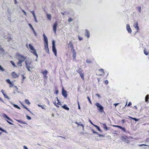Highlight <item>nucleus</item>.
I'll list each match as a JSON object with an SVG mask.
<instances>
[{
	"label": "nucleus",
	"mask_w": 149,
	"mask_h": 149,
	"mask_svg": "<svg viewBox=\"0 0 149 149\" xmlns=\"http://www.w3.org/2000/svg\"><path fill=\"white\" fill-rule=\"evenodd\" d=\"M19 56L20 57L19 58V60L17 63V65H19L20 66H22L21 63L22 62L24 61L27 58L26 56H24L23 55H20Z\"/></svg>",
	"instance_id": "f257e3e1"
},
{
	"label": "nucleus",
	"mask_w": 149,
	"mask_h": 149,
	"mask_svg": "<svg viewBox=\"0 0 149 149\" xmlns=\"http://www.w3.org/2000/svg\"><path fill=\"white\" fill-rule=\"evenodd\" d=\"M29 49L33 51V52H31L35 56H36L37 58H38V55L36 52V50L33 47V46H32L31 44H29Z\"/></svg>",
	"instance_id": "f03ea898"
},
{
	"label": "nucleus",
	"mask_w": 149,
	"mask_h": 149,
	"mask_svg": "<svg viewBox=\"0 0 149 149\" xmlns=\"http://www.w3.org/2000/svg\"><path fill=\"white\" fill-rule=\"evenodd\" d=\"M95 105L98 108L100 112L102 113L104 111V107L100 104L98 102H96Z\"/></svg>",
	"instance_id": "7ed1b4c3"
},
{
	"label": "nucleus",
	"mask_w": 149,
	"mask_h": 149,
	"mask_svg": "<svg viewBox=\"0 0 149 149\" xmlns=\"http://www.w3.org/2000/svg\"><path fill=\"white\" fill-rule=\"evenodd\" d=\"M121 139L124 142L127 143H130V141L127 139V137L126 136H122L121 137Z\"/></svg>",
	"instance_id": "20e7f679"
},
{
	"label": "nucleus",
	"mask_w": 149,
	"mask_h": 149,
	"mask_svg": "<svg viewBox=\"0 0 149 149\" xmlns=\"http://www.w3.org/2000/svg\"><path fill=\"white\" fill-rule=\"evenodd\" d=\"M62 94L63 96L65 98H67L68 96L67 91L65 90L63 88L62 90Z\"/></svg>",
	"instance_id": "39448f33"
},
{
	"label": "nucleus",
	"mask_w": 149,
	"mask_h": 149,
	"mask_svg": "<svg viewBox=\"0 0 149 149\" xmlns=\"http://www.w3.org/2000/svg\"><path fill=\"white\" fill-rule=\"evenodd\" d=\"M77 72L79 73L80 75V76L81 77V78L84 80V76L83 73L82 72V70L79 68L77 71Z\"/></svg>",
	"instance_id": "423d86ee"
},
{
	"label": "nucleus",
	"mask_w": 149,
	"mask_h": 149,
	"mask_svg": "<svg viewBox=\"0 0 149 149\" xmlns=\"http://www.w3.org/2000/svg\"><path fill=\"white\" fill-rule=\"evenodd\" d=\"M58 25V23L56 22L54 24L53 26V30L55 34L56 33V28Z\"/></svg>",
	"instance_id": "0eeeda50"
},
{
	"label": "nucleus",
	"mask_w": 149,
	"mask_h": 149,
	"mask_svg": "<svg viewBox=\"0 0 149 149\" xmlns=\"http://www.w3.org/2000/svg\"><path fill=\"white\" fill-rule=\"evenodd\" d=\"M72 57L73 58V59L75 60L76 59V52L75 50L74 49V48L73 47H72Z\"/></svg>",
	"instance_id": "6e6552de"
},
{
	"label": "nucleus",
	"mask_w": 149,
	"mask_h": 149,
	"mask_svg": "<svg viewBox=\"0 0 149 149\" xmlns=\"http://www.w3.org/2000/svg\"><path fill=\"white\" fill-rule=\"evenodd\" d=\"M2 116L3 118H5L7 120L11 121V122H13V121L9 117H8L6 114L5 113H3L2 114Z\"/></svg>",
	"instance_id": "1a4fd4ad"
},
{
	"label": "nucleus",
	"mask_w": 149,
	"mask_h": 149,
	"mask_svg": "<svg viewBox=\"0 0 149 149\" xmlns=\"http://www.w3.org/2000/svg\"><path fill=\"white\" fill-rule=\"evenodd\" d=\"M29 26L31 28V29L32 30V31H33V32L34 34V36H37V34L36 33V32L34 28H33V27L32 26V25H31V24H29Z\"/></svg>",
	"instance_id": "9d476101"
},
{
	"label": "nucleus",
	"mask_w": 149,
	"mask_h": 149,
	"mask_svg": "<svg viewBox=\"0 0 149 149\" xmlns=\"http://www.w3.org/2000/svg\"><path fill=\"white\" fill-rule=\"evenodd\" d=\"M126 29L128 32L130 33H131L132 32V30L130 28V26L129 24L126 25Z\"/></svg>",
	"instance_id": "9b49d317"
},
{
	"label": "nucleus",
	"mask_w": 149,
	"mask_h": 149,
	"mask_svg": "<svg viewBox=\"0 0 149 149\" xmlns=\"http://www.w3.org/2000/svg\"><path fill=\"white\" fill-rule=\"evenodd\" d=\"M52 50L55 56L57 55V51L56 48V47H52Z\"/></svg>",
	"instance_id": "f8f14e48"
},
{
	"label": "nucleus",
	"mask_w": 149,
	"mask_h": 149,
	"mask_svg": "<svg viewBox=\"0 0 149 149\" xmlns=\"http://www.w3.org/2000/svg\"><path fill=\"white\" fill-rule=\"evenodd\" d=\"M134 26L137 30H138L139 29V27L138 26V22H134Z\"/></svg>",
	"instance_id": "ddd939ff"
},
{
	"label": "nucleus",
	"mask_w": 149,
	"mask_h": 149,
	"mask_svg": "<svg viewBox=\"0 0 149 149\" xmlns=\"http://www.w3.org/2000/svg\"><path fill=\"white\" fill-rule=\"evenodd\" d=\"M85 31H86V32L85 33V36H87L88 38H89V37L90 35L89 32V31L87 29H86L85 30Z\"/></svg>",
	"instance_id": "4468645a"
},
{
	"label": "nucleus",
	"mask_w": 149,
	"mask_h": 149,
	"mask_svg": "<svg viewBox=\"0 0 149 149\" xmlns=\"http://www.w3.org/2000/svg\"><path fill=\"white\" fill-rule=\"evenodd\" d=\"M43 36L44 38V40L45 43L48 42L47 38L45 35V34H44L43 35Z\"/></svg>",
	"instance_id": "2eb2a0df"
},
{
	"label": "nucleus",
	"mask_w": 149,
	"mask_h": 149,
	"mask_svg": "<svg viewBox=\"0 0 149 149\" xmlns=\"http://www.w3.org/2000/svg\"><path fill=\"white\" fill-rule=\"evenodd\" d=\"M25 62L26 63V66H28V65H30L31 63V62L29 60H28V59H27L25 61Z\"/></svg>",
	"instance_id": "dca6fc26"
},
{
	"label": "nucleus",
	"mask_w": 149,
	"mask_h": 149,
	"mask_svg": "<svg viewBox=\"0 0 149 149\" xmlns=\"http://www.w3.org/2000/svg\"><path fill=\"white\" fill-rule=\"evenodd\" d=\"M12 74L13 76L15 78H18L19 77L18 75L17 74V73H15L14 72H12Z\"/></svg>",
	"instance_id": "f3484780"
},
{
	"label": "nucleus",
	"mask_w": 149,
	"mask_h": 149,
	"mask_svg": "<svg viewBox=\"0 0 149 149\" xmlns=\"http://www.w3.org/2000/svg\"><path fill=\"white\" fill-rule=\"evenodd\" d=\"M62 107L65 110L68 111L69 110V108L68 107L66 104H64L62 106Z\"/></svg>",
	"instance_id": "a211bd4d"
},
{
	"label": "nucleus",
	"mask_w": 149,
	"mask_h": 149,
	"mask_svg": "<svg viewBox=\"0 0 149 149\" xmlns=\"http://www.w3.org/2000/svg\"><path fill=\"white\" fill-rule=\"evenodd\" d=\"M101 126L102 127H103L104 130H107L108 129L107 127V126L105 124H102Z\"/></svg>",
	"instance_id": "6ab92c4d"
},
{
	"label": "nucleus",
	"mask_w": 149,
	"mask_h": 149,
	"mask_svg": "<svg viewBox=\"0 0 149 149\" xmlns=\"http://www.w3.org/2000/svg\"><path fill=\"white\" fill-rule=\"evenodd\" d=\"M10 102V103L11 104H12L13 105V106H14V107H15V108H16L18 109H21V108H20L17 105H16V104H13V103H12V102Z\"/></svg>",
	"instance_id": "aec40b11"
},
{
	"label": "nucleus",
	"mask_w": 149,
	"mask_h": 149,
	"mask_svg": "<svg viewBox=\"0 0 149 149\" xmlns=\"http://www.w3.org/2000/svg\"><path fill=\"white\" fill-rule=\"evenodd\" d=\"M44 46H45V49H44L45 50L47 49L48 48H49L48 42L45 43Z\"/></svg>",
	"instance_id": "412c9836"
},
{
	"label": "nucleus",
	"mask_w": 149,
	"mask_h": 149,
	"mask_svg": "<svg viewBox=\"0 0 149 149\" xmlns=\"http://www.w3.org/2000/svg\"><path fill=\"white\" fill-rule=\"evenodd\" d=\"M93 133H95V134H97V135H99V136H100V137L102 136V137H104L105 136V135H102V134H98L97 132H96V131H93Z\"/></svg>",
	"instance_id": "4be33fe9"
},
{
	"label": "nucleus",
	"mask_w": 149,
	"mask_h": 149,
	"mask_svg": "<svg viewBox=\"0 0 149 149\" xmlns=\"http://www.w3.org/2000/svg\"><path fill=\"white\" fill-rule=\"evenodd\" d=\"M114 126L117 127H118L121 129H122V130H123V131L125 130V129L123 128V127L121 126H118V125H115V126Z\"/></svg>",
	"instance_id": "5701e85b"
},
{
	"label": "nucleus",
	"mask_w": 149,
	"mask_h": 149,
	"mask_svg": "<svg viewBox=\"0 0 149 149\" xmlns=\"http://www.w3.org/2000/svg\"><path fill=\"white\" fill-rule=\"evenodd\" d=\"M149 95H147L145 97V101L146 102H148V98L149 97Z\"/></svg>",
	"instance_id": "b1692460"
},
{
	"label": "nucleus",
	"mask_w": 149,
	"mask_h": 149,
	"mask_svg": "<svg viewBox=\"0 0 149 149\" xmlns=\"http://www.w3.org/2000/svg\"><path fill=\"white\" fill-rule=\"evenodd\" d=\"M19 123H21L26 124V123L24 122H23L21 120H16Z\"/></svg>",
	"instance_id": "393cba45"
},
{
	"label": "nucleus",
	"mask_w": 149,
	"mask_h": 149,
	"mask_svg": "<svg viewBox=\"0 0 149 149\" xmlns=\"http://www.w3.org/2000/svg\"><path fill=\"white\" fill-rule=\"evenodd\" d=\"M0 51H1L3 53H5V51L4 49L2 47V46L0 45Z\"/></svg>",
	"instance_id": "a878e982"
},
{
	"label": "nucleus",
	"mask_w": 149,
	"mask_h": 149,
	"mask_svg": "<svg viewBox=\"0 0 149 149\" xmlns=\"http://www.w3.org/2000/svg\"><path fill=\"white\" fill-rule=\"evenodd\" d=\"M47 18L50 20L51 19V15L50 14H47Z\"/></svg>",
	"instance_id": "bb28decb"
},
{
	"label": "nucleus",
	"mask_w": 149,
	"mask_h": 149,
	"mask_svg": "<svg viewBox=\"0 0 149 149\" xmlns=\"http://www.w3.org/2000/svg\"><path fill=\"white\" fill-rule=\"evenodd\" d=\"M10 63L12 64V65L14 67H16V66L15 65V63L13 61H10Z\"/></svg>",
	"instance_id": "cd10ccee"
},
{
	"label": "nucleus",
	"mask_w": 149,
	"mask_h": 149,
	"mask_svg": "<svg viewBox=\"0 0 149 149\" xmlns=\"http://www.w3.org/2000/svg\"><path fill=\"white\" fill-rule=\"evenodd\" d=\"M25 103L26 104H27L28 105H29L30 104V102L27 99H26V100H25Z\"/></svg>",
	"instance_id": "c85d7f7f"
},
{
	"label": "nucleus",
	"mask_w": 149,
	"mask_h": 149,
	"mask_svg": "<svg viewBox=\"0 0 149 149\" xmlns=\"http://www.w3.org/2000/svg\"><path fill=\"white\" fill-rule=\"evenodd\" d=\"M93 126L96 128L98 130H101L100 127L98 126L95 125H93Z\"/></svg>",
	"instance_id": "c756f323"
},
{
	"label": "nucleus",
	"mask_w": 149,
	"mask_h": 149,
	"mask_svg": "<svg viewBox=\"0 0 149 149\" xmlns=\"http://www.w3.org/2000/svg\"><path fill=\"white\" fill-rule=\"evenodd\" d=\"M38 105L39 106V107H41L42 109H45V106H44V105L42 106V105H39V104H38Z\"/></svg>",
	"instance_id": "7c9ffc66"
},
{
	"label": "nucleus",
	"mask_w": 149,
	"mask_h": 149,
	"mask_svg": "<svg viewBox=\"0 0 149 149\" xmlns=\"http://www.w3.org/2000/svg\"><path fill=\"white\" fill-rule=\"evenodd\" d=\"M144 54L146 55H148V54H149V52H147V50L146 49H145L144 50Z\"/></svg>",
	"instance_id": "2f4dec72"
},
{
	"label": "nucleus",
	"mask_w": 149,
	"mask_h": 149,
	"mask_svg": "<svg viewBox=\"0 0 149 149\" xmlns=\"http://www.w3.org/2000/svg\"><path fill=\"white\" fill-rule=\"evenodd\" d=\"M81 134H84V135L85 136H88V133H84V132H81Z\"/></svg>",
	"instance_id": "473e14b6"
},
{
	"label": "nucleus",
	"mask_w": 149,
	"mask_h": 149,
	"mask_svg": "<svg viewBox=\"0 0 149 149\" xmlns=\"http://www.w3.org/2000/svg\"><path fill=\"white\" fill-rule=\"evenodd\" d=\"M56 98L57 99V100L58 101L57 104L58 105H61V104L60 102L59 101V100L58 99V98L57 97H56Z\"/></svg>",
	"instance_id": "72a5a7b5"
},
{
	"label": "nucleus",
	"mask_w": 149,
	"mask_h": 149,
	"mask_svg": "<svg viewBox=\"0 0 149 149\" xmlns=\"http://www.w3.org/2000/svg\"><path fill=\"white\" fill-rule=\"evenodd\" d=\"M48 73V71L46 70H45L44 71L42 72V73L44 75H46Z\"/></svg>",
	"instance_id": "f704fd0d"
},
{
	"label": "nucleus",
	"mask_w": 149,
	"mask_h": 149,
	"mask_svg": "<svg viewBox=\"0 0 149 149\" xmlns=\"http://www.w3.org/2000/svg\"><path fill=\"white\" fill-rule=\"evenodd\" d=\"M0 70L1 71H4L5 70V69L2 67L0 65Z\"/></svg>",
	"instance_id": "c9c22d12"
},
{
	"label": "nucleus",
	"mask_w": 149,
	"mask_h": 149,
	"mask_svg": "<svg viewBox=\"0 0 149 149\" xmlns=\"http://www.w3.org/2000/svg\"><path fill=\"white\" fill-rule=\"evenodd\" d=\"M52 47H55V41L54 40H53L52 42Z\"/></svg>",
	"instance_id": "e433bc0d"
},
{
	"label": "nucleus",
	"mask_w": 149,
	"mask_h": 149,
	"mask_svg": "<svg viewBox=\"0 0 149 149\" xmlns=\"http://www.w3.org/2000/svg\"><path fill=\"white\" fill-rule=\"evenodd\" d=\"M31 134H32V135H30V136H34V134H35V132H34L33 131H31Z\"/></svg>",
	"instance_id": "4c0bfd02"
},
{
	"label": "nucleus",
	"mask_w": 149,
	"mask_h": 149,
	"mask_svg": "<svg viewBox=\"0 0 149 149\" xmlns=\"http://www.w3.org/2000/svg\"><path fill=\"white\" fill-rule=\"evenodd\" d=\"M3 95L5 98H7V99H10L9 97L6 94H3Z\"/></svg>",
	"instance_id": "58836bf2"
},
{
	"label": "nucleus",
	"mask_w": 149,
	"mask_h": 149,
	"mask_svg": "<svg viewBox=\"0 0 149 149\" xmlns=\"http://www.w3.org/2000/svg\"><path fill=\"white\" fill-rule=\"evenodd\" d=\"M26 118H27L28 120H31V118L28 115H26Z\"/></svg>",
	"instance_id": "ea45409f"
},
{
	"label": "nucleus",
	"mask_w": 149,
	"mask_h": 149,
	"mask_svg": "<svg viewBox=\"0 0 149 149\" xmlns=\"http://www.w3.org/2000/svg\"><path fill=\"white\" fill-rule=\"evenodd\" d=\"M86 62L87 63H92L91 61V60H89L88 59L86 60Z\"/></svg>",
	"instance_id": "a19ab883"
},
{
	"label": "nucleus",
	"mask_w": 149,
	"mask_h": 149,
	"mask_svg": "<svg viewBox=\"0 0 149 149\" xmlns=\"http://www.w3.org/2000/svg\"><path fill=\"white\" fill-rule=\"evenodd\" d=\"M6 81L7 82V83H8L9 84L10 83H11V81H10V79H7L6 80Z\"/></svg>",
	"instance_id": "79ce46f5"
},
{
	"label": "nucleus",
	"mask_w": 149,
	"mask_h": 149,
	"mask_svg": "<svg viewBox=\"0 0 149 149\" xmlns=\"http://www.w3.org/2000/svg\"><path fill=\"white\" fill-rule=\"evenodd\" d=\"M99 70L100 71H101V72H103V74H104V70L103 69H99Z\"/></svg>",
	"instance_id": "37998d69"
},
{
	"label": "nucleus",
	"mask_w": 149,
	"mask_h": 149,
	"mask_svg": "<svg viewBox=\"0 0 149 149\" xmlns=\"http://www.w3.org/2000/svg\"><path fill=\"white\" fill-rule=\"evenodd\" d=\"M87 98L88 99V100L89 101L90 103L91 104H92L91 101L90 100V98L89 97H87Z\"/></svg>",
	"instance_id": "c03bdc74"
},
{
	"label": "nucleus",
	"mask_w": 149,
	"mask_h": 149,
	"mask_svg": "<svg viewBox=\"0 0 149 149\" xmlns=\"http://www.w3.org/2000/svg\"><path fill=\"white\" fill-rule=\"evenodd\" d=\"M10 84V87H13L14 86V84L12 83L11 82V83H10L9 84Z\"/></svg>",
	"instance_id": "a18cd8bd"
},
{
	"label": "nucleus",
	"mask_w": 149,
	"mask_h": 149,
	"mask_svg": "<svg viewBox=\"0 0 149 149\" xmlns=\"http://www.w3.org/2000/svg\"><path fill=\"white\" fill-rule=\"evenodd\" d=\"M72 20V19L70 17V18H69V19H68V21L69 22H70Z\"/></svg>",
	"instance_id": "49530a36"
},
{
	"label": "nucleus",
	"mask_w": 149,
	"mask_h": 149,
	"mask_svg": "<svg viewBox=\"0 0 149 149\" xmlns=\"http://www.w3.org/2000/svg\"><path fill=\"white\" fill-rule=\"evenodd\" d=\"M31 13H32V14H33V17L36 16L35 13L34 11H31Z\"/></svg>",
	"instance_id": "de8ad7c7"
},
{
	"label": "nucleus",
	"mask_w": 149,
	"mask_h": 149,
	"mask_svg": "<svg viewBox=\"0 0 149 149\" xmlns=\"http://www.w3.org/2000/svg\"><path fill=\"white\" fill-rule=\"evenodd\" d=\"M133 120H134V121L136 122L139 120V119H137L136 118H133Z\"/></svg>",
	"instance_id": "09e8293b"
},
{
	"label": "nucleus",
	"mask_w": 149,
	"mask_h": 149,
	"mask_svg": "<svg viewBox=\"0 0 149 149\" xmlns=\"http://www.w3.org/2000/svg\"><path fill=\"white\" fill-rule=\"evenodd\" d=\"M139 146H149L148 145H146L144 144H142L139 145Z\"/></svg>",
	"instance_id": "8fccbe9b"
},
{
	"label": "nucleus",
	"mask_w": 149,
	"mask_h": 149,
	"mask_svg": "<svg viewBox=\"0 0 149 149\" xmlns=\"http://www.w3.org/2000/svg\"><path fill=\"white\" fill-rule=\"evenodd\" d=\"M75 123L77 124V125H79V126L80 125H81V126H82L83 127V128L84 126H83V125L82 124H79L78 123H77V122H76Z\"/></svg>",
	"instance_id": "3c124183"
},
{
	"label": "nucleus",
	"mask_w": 149,
	"mask_h": 149,
	"mask_svg": "<svg viewBox=\"0 0 149 149\" xmlns=\"http://www.w3.org/2000/svg\"><path fill=\"white\" fill-rule=\"evenodd\" d=\"M141 7H139L138 8V10L139 12L140 13H141Z\"/></svg>",
	"instance_id": "603ef678"
},
{
	"label": "nucleus",
	"mask_w": 149,
	"mask_h": 149,
	"mask_svg": "<svg viewBox=\"0 0 149 149\" xmlns=\"http://www.w3.org/2000/svg\"><path fill=\"white\" fill-rule=\"evenodd\" d=\"M104 83L106 84H108L109 82L107 80H105L104 81Z\"/></svg>",
	"instance_id": "864d4df0"
},
{
	"label": "nucleus",
	"mask_w": 149,
	"mask_h": 149,
	"mask_svg": "<svg viewBox=\"0 0 149 149\" xmlns=\"http://www.w3.org/2000/svg\"><path fill=\"white\" fill-rule=\"evenodd\" d=\"M22 80L23 81H24V80L25 79L26 77L24 76L23 75H22Z\"/></svg>",
	"instance_id": "5fc2aeb1"
},
{
	"label": "nucleus",
	"mask_w": 149,
	"mask_h": 149,
	"mask_svg": "<svg viewBox=\"0 0 149 149\" xmlns=\"http://www.w3.org/2000/svg\"><path fill=\"white\" fill-rule=\"evenodd\" d=\"M26 68H29L30 69L31 68V69L33 68L31 66H30V65H28V66H26Z\"/></svg>",
	"instance_id": "6e6d98bb"
},
{
	"label": "nucleus",
	"mask_w": 149,
	"mask_h": 149,
	"mask_svg": "<svg viewBox=\"0 0 149 149\" xmlns=\"http://www.w3.org/2000/svg\"><path fill=\"white\" fill-rule=\"evenodd\" d=\"M96 95L99 98H100V97H101L100 95L98 94H96Z\"/></svg>",
	"instance_id": "4d7b16f0"
},
{
	"label": "nucleus",
	"mask_w": 149,
	"mask_h": 149,
	"mask_svg": "<svg viewBox=\"0 0 149 149\" xmlns=\"http://www.w3.org/2000/svg\"><path fill=\"white\" fill-rule=\"evenodd\" d=\"M34 17V19H35V21L36 22H37V19H36V16Z\"/></svg>",
	"instance_id": "13d9d810"
},
{
	"label": "nucleus",
	"mask_w": 149,
	"mask_h": 149,
	"mask_svg": "<svg viewBox=\"0 0 149 149\" xmlns=\"http://www.w3.org/2000/svg\"><path fill=\"white\" fill-rule=\"evenodd\" d=\"M22 11L24 13V14H25V15H26V12L24 11V10H22Z\"/></svg>",
	"instance_id": "bf43d9fd"
},
{
	"label": "nucleus",
	"mask_w": 149,
	"mask_h": 149,
	"mask_svg": "<svg viewBox=\"0 0 149 149\" xmlns=\"http://www.w3.org/2000/svg\"><path fill=\"white\" fill-rule=\"evenodd\" d=\"M23 148L24 149H29L26 146H23Z\"/></svg>",
	"instance_id": "052dcab7"
},
{
	"label": "nucleus",
	"mask_w": 149,
	"mask_h": 149,
	"mask_svg": "<svg viewBox=\"0 0 149 149\" xmlns=\"http://www.w3.org/2000/svg\"><path fill=\"white\" fill-rule=\"evenodd\" d=\"M132 104V103L131 102H129L128 104L127 105L128 106H130Z\"/></svg>",
	"instance_id": "680f3d73"
},
{
	"label": "nucleus",
	"mask_w": 149,
	"mask_h": 149,
	"mask_svg": "<svg viewBox=\"0 0 149 149\" xmlns=\"http://www.w3.org/2000/svg\"><path fill=\"white\" fill-rule=\"evenodd\" d=\"M45 51H46L47 52H48V53H49V48H48L47 49H46L45 50Z\"/></svg>",
	"instance_id": "e2e57ef3"
},
{
	"label": "nucleus",
	"mask_w": 149,
	"mask_h": 149,
	"mask_svg": "<svg viewBox=\"0 0 149 149\" xmlns=\"http://www.w3.org/2000/svg\"><path fill=\"white\" fill-rule=\"evenodd\" d=\"M7 120V122L8 123H9L10 124V125H13V124L11 122H10L9 121H8L7 120Z\"/></svg>",
	"instance_id": "0e129e2a"
},
{
	"label": "nucleus",
	"mask_w": 149,
	"mask_h": 149,
	"mask_svg": "<svg viewBox=\"0 0 149 149\" xmlns=\"http://www.w3.org/2000/svg\"><path fill=\"white\" fill-rule=\"evenodd\" d=\"M78 38H79V40H81L83 39V38H82L80 37H79Z\"/></svg>",
	"instance_id": "69168bd1"
},
{
	"label": "nucleus",
	"mask_w": 149,
	"mask_h": 149,
	"mask_svg": "<svg viewBox=\"0 0 149 149\" xmlns=\"http://www.w3.org/2000/svg\"><path fill=\"white\" fill-rule=\"evenodd\" d=\"M19 102L21 103V105L24 107V106H25V105H24L23 104V103L21 101H19Z\"/></svg>",
	"instance_id": "338daca9"
},
{
	"label": "nucleus",
	"mask_w": 149,
	"mask_h": 149,
	"mask_svg": "<svg viewBox=\"0 0 149 149\" xmlns=\"http://www.w3.org/2000/svg\"><path fill=\"white\" fill-rule=\"evenodd\" d=\"M14 0V3L15 4H17V2L16 0Z\"/></svg>",
	"instance_id": "774afa93"
}]
</instances>
